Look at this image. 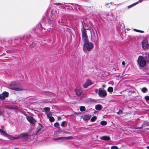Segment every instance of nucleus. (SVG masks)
<instances>
[{"mask_svg": "<svg viewBox=\"0 0 149 149\" xmlns=\"http://www.w3.org/2000/svg\"><path fill=\"white\" fill-rule=\"evenodd\" d=\"M146 148L147 149H149V146H147Z\"/></svg>", "mask_w": 149, "mask_h": 149, "instance_id": "nucleus-41", "label": "nucleus"}, {"mask_svg": "<svg viewBox=\"0 0 149 149\" xmlns=\"http://www.w3.org/2000/svg\"><path fill=\"white\" fill-rule=\"evenodd\" d=\"M73 138V137L72 136H68V137H64V140L67 139H70Z\"/></svg>", "mask_w": 149, "mask_h": 149, "instance_id": "nucleus-23", "label": "nucleus"}, {"mask_svg": "<svg viewBox=\"0 0 149 149\" xmlns=\"http://www.w3.org/2000/svg\"><path fill=\"white\" fill-rule=\"evenodd\" d=\"M10 89L12 90H14L16 91H19L22 90V88H17L16 87H11L10 88Z\"/></svg>", "mask_w": 149, "mask_h": 149, "instance_id": "nucleus-14", "label": "nucleus"}, {"mask_svg": "<svg viewBox=\"0 0 149 149\" xmlns=\"http://www.w3.org/2000/svg\"><path fill=\"white\" fill-rule=\"evenodd\" d=\"M82 40L85 42L88 40V38L86 33V31L85 29L82 28L81 29Z\"/></svg>", "mask_w": 149, "mask_h": 149, "instance_id": "nucleus-4", "label": "nucleus"}, {"mask_svg": "<svg viewBox=\"0 0 149 149\" xmlns=\"http://www.w3.org/2000/svg\"><path fill=\"white\" fill-rule=\"evenodd\" d=\"M139 65L141 67H144L146 65V59L142 56H139L137 61Z\"/></svg>", "mask_w": 149, "mask_h": 149, "instance_id": "nucleus-3", "label": "nucleus"}, {"mask_svg": "<svg viewBox=\"0 0 149 149\" xmlns=\"http://www.w3.org/2000/svg\"><path fill=\"white\" fill-rule=\"evenodd\" d=\"M54 5H63V4H64V3H54Z\"/></svg>", "mask_w": 149, "mask_h": 149, "instance_id": "nucleus-31", "label": "nucleus"}, {"mask_svg": "<svg viewBox=\"0 0 149 149\" xmlns=\"http://www.w3.org/2000/svg\"><path fill=\"white\" fill-rule=\"evenodd\" d=\"M0 133H2V134H3L4 136L8 137L9 139H17L20 138L21 136L26 138H28L29 137V135L26 133L15 136L9 135L5 131L1 129H0Z\"/></svg>", "mask_w": 149, "mask_h": 149, "instance_id": "nucleus-1", "label": "nucleus"}, {"mask_svg": "<svg viewBox=\"0 0 149 149\" xmlns=\"http://www.w3.org/2000/svg\"><path fill=\"white\" fill-rule=\"evenodd\" d=\"M143 124L147 126L149 125V123L148 121H145L143 123Z\"/></svg>", "mask_w": 149, "mask_h": 149, "instance_id": "nucleus-28", "label": "nucleus"}, {"mask_svg": "<svg viewBox=\"0 0 149 149\" xmlns=\"http://www.w3.org/2000/svg\"><path fill=\"white\" fill-rule=\"evenodd\" d=\"M41 129V127L39 125L37 128V133H39Z\"/></svg>", "mask_w": 149, "mask_h": 149, "instance_id": "nucleus-20", "label": "nucleus"}, {"mask_svg": "<svg viewBox=\"0 0 149 149\" xmlns=\"http://www.w3.org/2000/svg\"><path fill=\"white\" fill-rule=\"evenodd\" d=\"M2 114V112L1 111H0V115Z\"/></svg>", "mask_w": 149, "mask_h": 149, "instance_id": "nucleus-39", "label": "nucleus"}, {"mask_svg": "<svg viewBox=\"0 0 149 149\" xmlns=\"http://www.w3.org/2000/svg\"><path fill=\"white\" fill-rule=\"evenodd\" d=\"M138 3V2H136V3H134L133 4H132V5H130V6H128V7L129 8H130V7L131 6H132L133 5H135V4H136Z\"/></svg>", "mask_w": 149, "mask_h": 149, "instance_id": "nucleus-32", "label": "nucleus"}, {"mask_svg": "<svg viewBox=\"0 0 149 149\" xmlns=\"http://www.w3.org/2000/svg\"><path fill=\"white\" fill-rule=\"evenodd\" d=\"M141 43L142 47L143 49H146L148 47V42L146 39H144L142 41Z\"/></svg>", "mask_w": 149, "mask_h": 149, "instance_id": "nucleus-6", "label": "nucleus"}, {"mask_svg": "<svg viewBox=\"0 0 149 149\" xmlns=\"http://www.w3.org/2000/svg\"><path fill=\"white\" fill-rule=\"evenodd\" d=\"M85 107L83 106H81L80 107V109L81 111H83L85 110Z\"/></svg>", "mask_w": 149, "mask_h": 149, "instance_id": "nucleus-19", "label": "nucleus"}, {"mask_svg": "<svg viewBox=\"0 0 149 149\" xmlns=\"http://www.w3.org/2000/svg\"><path fill=\"white\" fill-rule=\"evenodd\" d=\"M54 125L56 127H58L59 126V124L58 123H56L54 124Z\"/></svg>", "mask_w": 149, "mask_h": 149, "instance_id": "nucleus-30", "label": "nucleus"}, {"mask_svg": "<svg viewBox=\"0 0 149 149\" xmlns=\"http://www.w3.org/2000/svg\"><path fill=\"white\" fill-rule=\"evenodd\" d=\"M100 139L104 141H108L110 139V137L109 136H104L100 137Z\"/></svg>", "mask_w": 149, "mask_h": 149, "instance_id": "nucleus-11", "label": "nucleus"}, {"mask_svg": "<svg viewBox=\"0 0 149 149\" xmlns=\"http://www.w3.org/2000/svg\"><path fill=\"white\" fill-rule=\"evenodd\" d=\"M50 108L49 107H45L44 108V110L45 111V113L46 112H48V111H49L50 110Z\"/></svg>", "mask_w": 149, "mask_h": 149, "instance_id": "nucleus-21", "label": "nucleus"}, {"mask_svg": "<svg viewBox=\"0 0 149 149\" xmlns=\"http://www.w3.org/2000/svg\"><path fill=\"white\" fill-rule=\"evenodd\" d=\"M82 118L84 120H88L90 118L89 116L87 115H84L83 116H82Z\"/></svg>", "mask_w": 149, "mask_h": 149, "instance_id": "nucleus-15", "label": "nucleus"}, {"mask_svg": "<svg viewBox=\"0 0 149 149\" xmlns=\"http://www.w3.org/2000/svg\"><path fill=\"white\" fill-rule=\"evenodd\" d=\"M91 38L93 41L96 42L98 40L97 34L96 33L97 36H96L95 33L93 29L92 31H91Z\"/></svg>", "mask_w": 149, "mask_h": 149, "instance_id": "nucleus-5", "label": "nucleus"}, {"mask_svg": "<svg viewBox=\"0 0 149 149\" xmlns=\"http://www.w3.org/2000/svg\"><path fill=\"white\" fill-rule=\"evenodd\" d=\"M98 91L99 92L98 89H95V92L97 93H98Z\"/></svg>", "mask_w": 149, "mask_h": 149, "instance_id": "nucleus-36", "label": "nucleus"}, {"mask_svg": "<svg viewBox=\"0 0 149 149\" xmlns=\"http://www.w3.org/2000/svg\"><path fill=\"white\" fill-rule=\"evenodd\" d=\"M111 149H118V147L116 146H112L111 147Z\"/></svg>", "mask_w": 149, "mask_h": 149, "instance_id": "nucleus-27", "label": "nucleus"}, {"mask_svg": "<svg viewBox=\"0 0 149 149\" xmlns=\"http://www.w3.org/2000/svg\"><path fill=\"white\" fill-rule=\"evenodd\" d=\"M134 31L137 32H141V33L143 32V31H140L139 30H137L135 29H134Z\"/></svg>", "mask_w": 149, "mask_h": 149, "instance_id": "nucleus-29", "label": "nucleus"}, {"mask_svg": "<svg viewBox=\"0 0 149 149\" xmlns=\"http://www.w3.org/2000/svg\"><path fill=\"white\" fill-rule=\"evenodd\" d=\"M8 93L6 92H4L1 95L0 99L2 100H4L5 98L8 96Z\"/></svg>", "mask_w": 149, "mask_h": 149, "instance_id": "nucleus-10", "label": "nucleus"}, {"mask_svg": "<svg viewBox=\"0 0 149 149\" xmlns=\"http://www.w3.org/2000/svg\"><path fill=\"white\" fill-rule=\"evenodd\" d=\"M26 119L29 122L32 124L35 123L36 122L33 118L30 116L26 117Z\"/></svg>", "mask_w": 149, "mask_h": 149, "instance_id": "nucleus-8", "label": "nucleus"}, {"mask_svg": "<svg viewBox=\"0 0 149 149\" xmlns=\"http://www.w3.org/2000/svg\"><path fill=\"white\" fill-rule=\"evenodd\" d=\"M75 92L77 95H80L81 94L82 92V91L81 89H77L75 90Z\"/></svg>", "mask_w": 149, "mask_h": 149, "instance_id": "nucleus-13", "label": "nucleus"}, {"mask_svg": "<svg viewBox=\"0 0 149 149\" xmlns=\"http://www.w3.org/2000/svg\"><path fill=\"white\" fill-rule=\"evenodd\" d=\"M145 99L146 100H149V96H148L146 97Z\"/></svg>", "mask_w": 149, "mask_h": 149, "instance_id": "nucleus-34", "label": "nucleus"}, {"mask_svg": "<svg viewBox=\"0 0 149 149\" xmlns=\"http://www.w3.org/2000/svg\"><path fill=\"white\" fill-rule=\"evenodd\" d=\"M14 149H19L18 148H14Z\"/></svg>", "mask_w": 149, "mask_h": 149, "instance_id": "nucleus-42", "label": "nucleus"}, {"mask_svg": "<svg viewBox=\"0 0 149 149\" xmlns=\"http://www.w3.org/2000/svg\"><path fill=\"white\" fill-rule=\"evenodd\" d=\"M107 91L109 92H112L113 91V88L111 87H110L108 88Z\"/></svg>", "mask_w": 149, "mask_h": 149, "instance_id": "nucleus-18", "label": "nucleus"}, {"mask_svg": "<svg viewBox=\"0 0 149 149\" xmlns=\"http://www.w3.org/2000/svg\"><path fill=\"white\" fill-rule=\"evenodd\" d=\"M45 113L47 114V117L48 118H50L52 116V114L50 112H46Z\"/></svg>", "mask_w": 149, "mask_h": 149, "instance_id": "nucleus-16", "label": "nucleus"}, {"mask_svg": "<svg viewBox=\"0 0 149 149\" xmlns=\"http://www.w3.org/2000/svg\"><path fill=\"white\" fill-rule=\"evenodd\" d=\"M94 47L93 44L91 42H85L83 45V50L84 51H91Z\"/></svg>", "mask_w": 149, "mask_h": 149, "instance_id": "nucleus-2", "label": "nucleus"}, {"mask_svg": "<svg viewBox=\"0 0 149 149\" xmlns=\"http://www.w3.org/2000/svg\"><path fill=\"white\" fill-rule=\"evenodd\" d=\"M102 108V107L100 104H97L95 106V109L98 110H101Z\"/></svg>", "mask_w": 149, "mask_h": 149, "instance_id": "nucleus-12", "label": "nucleus"}, {"mask_svg": "<svg viewBox=\"0 0 149 149\" xmlns=\"http://www.w3.org/2000/svg\"><path fill=\"white\" fill-rule=\"evenodd\" d=\"M49 118L50 121L51 122H53L54 120V117L52 116L50 117V118Z\"/></svg>", "mask_w": 149, "mask_h": 149, "instance_id": "nucleus-24", "label": "nucleus"}, {"mask_svg": "<svg viewBox=\"0 0 149 149\" xmlns=\"http://www.w3.org/2000/svg\"><path fill=\"white\" fill-rule=\"evenodd\" d=\"M96 119V117L95 116L92 117L91 119V120L92 122H93Z\"/></svg>", "mask_w": 149, "mask_h": 149, "instance_id": "nucleus-25", "label": "nucleus"}, {"mask_svg": "<svg viewBox=\"0 0 149 149\" xmlns=\"http://www.w3.org/2000/svg\"><path fill=\"white\" fill-rule=\"evenodd\" d=\"M98 95L102 97H104L107 95L106 91L104 90L100 89L98 93Z\"/></svg>", "mask_w": 149, "mask_h": 149, "instance_id": "nucleus-7", "label": "nucleus"}, {"mask_svg": "<svg viewBox=\"0 0 149 149\" xmlns=\"http://www.w3.org/2000/svg\"><path fill=\"white\" fill-rule=\"evenodd\" d=\"M55 140H64V137H62L58 138H55L54 139Z\"/></svg>", "mask_w": 149, "mask_h": 149, "instance_id": "nucleus-22", "label": "nucleus"}, {"mask_svg": "<svg viewBox=\"0 0 149 149\" xmlns=\"http://www.w3.org/2000/svg\"><path fill=\"white\" fill-rule=\"evenodd\" d=\"M7 108H8V109H12V107H6Z\"/></svg>", "mask_w": 149, "mask_h": 149, "instance_id": "nucleus-38", "label": "nucleus"}, {"mask_svg": "<svg viewBox=\"0 0 149 149\" xmlns=\"http://www.w3.org/2000/svg\"><path fill=\"white\" fill-rule=\"evenodd\" d=\"M1 128L2 129H4V127L3 126H1Z\"/></svg>", "mask_w": 149, "mask_h": 149, "instance_id": "nucleus-40", "label": "nucleus"}, {"mask_svg": "<svg viewBox=\"0 0 149 149\" xmlns=\"http://www.w3.org/2000/svg\"><path fill=\"white\" fill-rule=\"evenodd\" d=\"M92 84V83L91 81L90 80H88L84 85L83 86L84 88H86L88 86Z\"/></svg>", "mask_w": 149, "mask_h": 149, "instance_id": "nucleus-9", "label": "nucleus"}, {"mask_svg": "<svg viewBox=\"0 0 149 149\" xmlns=\"http://www.w3.org/2000/svg\"><path fill=\"white\" fill-rule=\"evenodd\" d=\"M122 113V111L121 110H120L117 112V114H120L121 113Z\"/></svg>", "mask_w": 149, "mask_h": 149, "instance_id": "nucleus-35", "label": "nucleus"}, {"mask_svg": "<svg viewBox=\"0 0 149 149\" xmlns=\"http://www.w3.org/2000/svg\"><path fill=\"white\" fill-rule=\"evenodd\" d=\"M142 91L143 93H146V91L147 90V89L146 88L144 87L142 89Z\"/></svg>", "mask_w": 149, "mask_h": 149, "instance_id": "nucleus-26", "label": "nucleus"}, {"mask_svg": "<svg viewBox=\"0 0 149 149\" xmlns=\"http://www.w3.org/2000/svg\"><path fill=\"white\" fill-rule=\"evenodd\" d=\"M65 122L63 121L62 122L61 124V125L62 126H63L65 124Z\"/></svg>", "mask_w": 149, "mask_h": 149, "instance_id": "nucleus-33", "label": "nucleus"}, {"mask_svg": "<svg viewBox=\"0 0 149 149\" xmlns=\"http://www.w3.org/2000/svg\"><path fill=\"white\" fill-rule=\"evenodd\" d=\"M122 64L123 65H125V62L124 61H123L122 62Z\"/></svg>", "mask_w": 149, "mask_h": 149, "instance_id": "nucleus-37", "label": "nucleus"}, {"mask_svg": "<svg viewBox=\"0 0 149 149\" xmlns=\"http://www.w3.org/2000/svg\"><path fill=\"white\" fill-rule=\"evenodd\" d=\"M148 103L149 104V101L148 102Z\"/></svg>", "mask_w": 149, "mask_h": 149, "instance_id": "nucleus-43", "label": "nucleus"}, {"mask_svg": "<svg viewBox=\"0 0 149 149\" xmlns=\"http://www.w3.org/2000/svg\"><path fill=\"white\" fill-rule=\"evenodd\" d=\"M100 123L102 125H105L107 124V122L103 120L101 121Z\"/></svg>", "mask_w": 149, "mask_h": 149, "instance_id": "nucleus-17", "label": "nucleus"}]
</instances>
